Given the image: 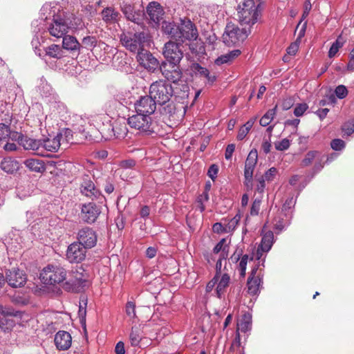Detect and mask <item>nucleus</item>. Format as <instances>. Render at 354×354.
<instances>
[{
    "label": "nucleus",
    "instance_id": "4d7b16f0",
    "mask_svg": "<svg viewBox=\"0 0 354 354\" xmlns=\"http://www.w3.org/2000/svg\"><path fill=\"white\" fill-rule=\"evenodd\" d=\"M308 108L306 103L298 104L294 109V115L297 117L302 116Z\"/></svg>",
    "mask_w": 354,
    "mask_h": 354
},
{
    "label": "nucleus",
    "instance_id": "de8ad7c7",
    "mask_svg": "<svg viewBox=\"0 0 354 354\" xmlns=\"http://www.w3.org/2000/svg\"><path fill=\"white\" fill-rule=\"evenodd\" d=\"M290 224L289 221H284L283 218L281 216H277L274 218L273 221L274 228L279 231V232H281L283 229H285Z\"/></svg>",
    "mask_w": 354,
    "mask_h": 354
},
{
    "label": "nucleus",
    "instance_id": "338daca9",
    "mask_svg": "<svg viewBox=\"0 0 354 354\" xmlns=\"http://www.w3.org/2000/svg\"><path fill=\"white\" fill-rule=\"evenodd\" d=\"M136 165V161L133 159L122 160L120 162V166L123 169H132Z\"/></svg>",
    "mask_w": 354,
    "mask_h": 354
},
{
    "label": "nucleus",
    "instance_id": "7c9ffc66",
    "mask_svg": "<svg viewBox=\"0 0 354 354\" xmlns=\"http://www.w3.org/2000/svg\"><path fill=\"white\" fill-rule=\"evenodd\" d=\"M241 255V251L238 252L237 250L236 252L232 256V259L237 261L238 260H240L237 268L239 272L240 276L241 277H245V270L247 267V263L248 260H252L253 257L249 258V256L248 254L242 255L240 258V256Z\"/></svg>",
    "mask_w": 354,
    "mask_h": 354
},
{
    "label": "nucleus",
    "instance_id": "b1692460",
    "mask_svg": "<svg viewBox=\"0 0 354 354\" xmlns=\"http://www.w3.org/2000/svg\"><path fill=\"white\" fill-rule=\"evenodd\" d=\"M61 137L62 134L58 133L56 136L53 137V138H46L41 139V146L40 150V155L45 156L43 153L44 151L50 152L57 151L61 145Z\"/></svg>",
    "mask_w": 354,
    "mask_h": 354
},
{
    "label": "nucleus",
    "instance_id": "8fccbe9b",
    "mask_svg": "<svg viewBox=\"0 0 354 354\" xmlns=\"http://www.w3.org/2000/svg\"><path fill=\"white\" fill-rule=\"evenodd\" d=\"M41 16V19L40 20H35L34 21H32V32L36 35V39H34L35 40H37V44L39 43L38 41V35L41 32V31L44 29V24L42 22V21H46L44 19V17Z\"/></svg>",
    "mask_w": 354,
    "mask_h": 354
},
{
    "label": "nucleus",
    "instance_id": "4be33fe9",
    "mask_svg": "<svg viewBox=\"0 0 354 354\" xmlns=\"http://www.w3.org/2000/svg\"><path fill=\"white\" fill-rule=\"evenodd\" d=\"M274 242V234L268 231L262 235V239L259 246L257 250L256 258L259 261H262L263 252H268L270 250Z\"/></svg>",
    "mask_w": 354,
    "mask_h": 354
},
{
    "label": "nucleus",
    "instance_id": "39448f33",
    "mask_svg": "<svg viewBox=\"0 0 354 354\" xmlns=\"http://www.w3.org/2000/svg\"><path fill=\"white\" fill-rule=\"evenodd\" d=\"M250 33V28L239 27L237 25L230 22L227 24L223 34V41L228 46L239 45L245 41Z\"/></svg>",
    "mask_w": 354,
    "mask_h": 354
},
{
    "label": "nucleus",
    "instance_id": "37998d69",
    "mask_svg": "<svg viewBox=\"0 0 354 354\" xmlns=\"http://www.w3.org/2000/svg\"><path fill=\"white\" fill-rule=\"evenodd\" d=\"M226 239H222L214 248L213 252L215 254H218L221 252L220 257H222L223 259H226L227 257L228 252V245L225 244Z\"/></svg>",
    "mask_w": 354,
    "mask_h": 354
},
{
    "label": "nucleus",
    "instance_id": "f257e3e1",
    "mask_svg": "<svg viewBox=\"0 0 354 354\" xmlns=\"http://www.w3.org/2000/svg\"><path fill=\"white\" fill-rule=\"evenodd\" d=\"M41 15L47 21L46 30L50 36L55 39H61L70 29L80 28L81 20L72 16L74 23L63 11H60L57 5L44 4L41 10Z\"/></svg>",
    "mask_w": 354,
    "mask_h": 354
},
{
    "label": "nucleus",
    "instance_id": "69168bd1",
    "mask_svg": "<svg viewBox=\"0 0 354 354\" xmlns=\"http://www.w3.org/2000/svg\"><path fill=\"white\" fill-rule=\"evenodd\" d=\"M277 173V170L275 167H271L269 169L263 176L264 177V179L268 181H271L273 180L274 176Z\"/></svg>",
    "mask_w": 354,
    "mask_h": 354
},
{
    "label": "nucleus",
    "instance_id": "9b49d317",
    "mask_svg": "<svg viewBox=\"0 0 354 354\" xmlns=\"http://www.w3.org/2000/svg\"><path fill=\"white\" fill-rule=\"evenodd\" d=\"M258 160V152L256 149H252L245 162L244 167V185L247 190H252L253 188V173Z\"/></svg>",
    "mask_w": 354,
    "mask_h": 354
},
{
    "label": "nucleus",
    "instance_id": "4c0bfd02",
    "mask_svg": "<svg viewBox=\"0 0 354 354\" xmlns=\"http://www.w3.org/2000/svg\"><path fill=\"white\" fill-rule=\"evenodd\" d=\"M118 127L109 125L107 129V134H106L107 138L114 137L115 138L120 139L126 136L127 129L125 127H124L123 129L120 128L119 131H118Z\"/></svg>",
    "mask_w": 354,
    "mask_h": 354
},
{
    "label": "nucleus",
    "instance_id": "a18cd8bd",
    "mask_svg": "<svg viewBox=\"0 0 354 354\" xmlns=\"http://www.w3.org/2000/svg\"><path fill=\"white\" fill-rule=\"evenodd\" d=\"M241 219L240 214H236L233 218L228 220L227 223L225 224V232L229 233L234 230Z\"/></svg>",
    "mask_w": 354,
    "mask_h": 354
},
{
    "label": "nucleus",
    "instance_id": "0e129e2a",
    "mask_svg": "<svg viewBox=\"0 0 354 354\" xmlns=\"http://www.w3.org/2000/svg\"><path fill=\"white\" fill-rule=\"evenodd\" d=\"M272 145H271V139L264 138L263 142L261 144V149L264 153H268L271 150Z\"/></svg>",
    "mask_w": 354,
    "mask_h": 354
},
{
    "label": "nucleus",
    "instance_id": "f704fd0d",
    "mask_svg": "<svg viewBox=\"0 0 354 354\" xmlns=\"http://www.w3.org/2000/svg\"><path fill=\"white\" fill-rule=\"evenodd\" d=\"M142 338V330L140 325L131 327L129 333V341L132 346H138Z\"/></svg>",
    "mask_w": 354,
    "mask_h": 354
},
{
    "label": "nucleus",
    "instance_id": "e433bc0d",
    "mask_svg": "<svg viewBox=\"0 0 354 354\" xmlns=\"http://www.w3.org/2000/svg\"><path fill=\"white\" fill-rule=\"evenodd\" d=\"M241 55V50L236 49L230 51L227 53L221 55L215 60V64L221 65L223 64L228 63Z\"/></svg>",
    "mask_w": 354,
    "mask_h": 354
},
{
    "label": "nucleus",
    "instance_id": "2f4dec72",
    "mask_svg": "<svg viewBox=\"0 0 354 354\" xmlns=\"http://www.w3.org/2000/svg\"><path fill=\"white\" fill-rule=\"evenodd\" d=\"M24 165L30 171L37 173H43L46 170L44 162L37 158H28L24 161Z\"/></svg>",
    "mask_w": 354,
    "mask_h": 354
},
{
    "label": "nucleus",
    "instance_id": "393cba45",
    "mask_svg": "<svg viewBox=\"0 0 354 354\" xmlns=\"http://www.w3.org/2000/svg\"><path fill=\"white\" fill-rule=\"evenodd\" d=\"M121 10L125 17L134 23L139 24L142 19V14L140 10H136L131 3L123 2L121 5Z\"/></svg>",
    "mask_w": 354,
    "mask_h": 354
},
{
    "label": "nucleus",
    "instance_id": "5fc2aeb1",
    "mask_svg": "<svg viewBox=\"0 0 354 354\" xmlns=\"http://www.w3.org/2000/svg\"><path fill=\"white\" fill-rule=\"evenodd\" d=\"M345 142L341 139L336 138L331 141L330 147L333 150L341 151L345 147Z\"/></svg>",
    "mask_w": 354,
    "mask_h": 354
},
{
    "label": "nucleus",
    "instance_id": "dca6fc26",
    "mask_svg": "<svg viewBox=\"0 0 354 354\" xmlns=\"http://www.w3.org/2000/svg\"><path fill=\"white\" fill-rule=\"evenodd\" d=\"M100 213V207L93 202H90L82 205L80 218L84 223L92 224L95 223Z\"/></svg>",
    "mask_w": 354,
    "mask_h": 354
},
{
    "label": "nucleus",
    "instance_id": "1a4fd4ad",
    "mask_svg": "<svg viewBox=\"0 0 354 354\" xmlns=\"http://www.w3.org/2000/svg\"><path fill=\"white\" fill-rule=\"evenodd\" d=\"M128 124L131 128L145 135H151L155 131V122L151 116L147 115L136 113L128 118Z\"/></svg>",
    "mask_w": 354,
    "mask_h": 354
},
{
    "label": "nucleus",
    "instance_id": "774afa93",
    "mask_svg": "<svg viewBox=\"0 0 354 354\" xmlns=\"http://www.w3.org/2000/svg\"><path fill=\"white\" fill-rule=\"evenodd\" d=\"M235 150V145L230 144L227 146L225 152V158L226 160H230L232 157V154Z\"/></svg>",
    "mask_w": 354,
    "mask_h": 354
},
{
    "label": "nucleus",
    "instance_id": "f03ea898",
    "mask_svg": "<svg viewBox=\"0 0 354 354\" xmlns=\"http://www.w3.org/2000/svg\"><path fill=\"white\" fill-rule=\"evenodd\" d=\"M164 34L179 43L196 40L198 32L196 25L188 18L180 19V22L176 24L172 22L164 21L162 25Z\"/></svg>",
    "mask_w": 354,
    "mask_h": 354
},
{
    "label": "nucleus",
    "instance_id": "2eb2a0df",
    "mask_svg": "<svg viewBox=\"0 0 354 354\" xmlns=\"http://www.w3.org/2000/svg\"><path fill=\"white\" fill-rule=\"evenodd\" d=\"M86 248L79 242H73L68 246L66 258L71 263H78L86 258Z\"/></svg>",
    "mask_w": 354,
    "mask_h": 354
},
{
    "label": "nucleus",
    "instance_id": "052dcab7",
    "mask_svg": "<svg viewBox=\"0 0 354 354\" xmlns=\"http://www.w3.org/2000/svg\"><path fill=\"white\" fill-rule=\"evenodd\" d=\"M12 326H13L12 322L10 321L8 317H6L5 316L0 317V328L2 330H8Z\"/></svg>",
    "mask_w": 354,
    "mask_h": 354
},
{
    "label": "nucleus",
    "instance_id": "20e7f679",
    "mask_svg": "<svg viewBox=\"0 0 354 354\" xmlns=\"http://www.w3.org/2000/svg\"><path fill=\"white\" fill-rule=\"evenodd\" d=\"M120 38L123 46L128 50L137 54L149 42V36L145 32H123Z\"/></svg>",
    "mask_w": 354,
    "mask_h": 354
},
{
    "label": "nucleus",
    "instance_id": "ea45409f",
    "mask_svg": "<svg viewBox=\"0 0 354 354\" xmlns=\"http://www.w3.org/2000/svg\"><path fill=\"white\" fill-rule=\"evenodd\" d=\"M89 127H91V124L87 118L80 117L75 124V129L82 133H88Z\"/></svg>",
    "mask_w": 354,
    "mask_h": 354
},
{
    "label": "nucleus",
    "instance_id": "a19ab883",
    "mask_svg": "<svg viewBox=\"0 0 354 354\" xmlns=\"http://www.w3.org/2000/svg\"><path fill=\"white\" fill-rule=\"evenodd\" d=\"M86 305L87 299L84 296H82L80 298L78 317L80 318V323L82 326H86Z\"/></svg>",
    "mask_w": 354,
    "mask_h": 354
},
{
    "label": "nucleus",
    "instance_id": "49530a36",
    "mask_svg": "<svg viewBox=\"0 0 354 354\" xmlns=\"http://www.w3.org/2000/svg\"><path fill=\"white\" fill-rule=\"evenodd\" d=\"M319 156L320 153L317 151H310L306 153L301 164L304 167H307L313 162V160L317 159Z\"/></svg>",
    "mask_w": 354,
    "mask_h": 354
},
{
    "label": "nucleus",
    "instance_id": "58836bf2",
    "mask_svg": "<svg viewBox=\"0 0 354 354\" xmlns=\"http://www.w3.org/2000/svg\"><path fill=\"white\" fill-rule=\"evenodd\" d=\"M252 326V317L249 313H245L242 317V319L238 323L237 330H241L243 333H246L251 329Z\"/></svg>",
    "mask_w": 354,
    "mask_h": 354
},
{
    "label": "nucleus",
    "instance_id": "f8f14e48",
    "mask_svg": "<svg viewBox=\"0 0 354 354\" xmlns=\"http://www.w3.org/2000/svg\"><path fill=\"white\" fill-rule=\"evenodd\" d=\"M160 70L162 76L174 84H177L183 77L182 69L178 63L162 62Z\"/></svg>",
    "mask_w": 354,
    "mask_h": 354
},
{
    "label": "nucleus",
    "instance_id": "a878e982",
    "mask_svg": "<svg viewBox=\"0 0 354 354\" xmlns=\"http://www.w3.org/2000/svg\"><path fill=\"white\" fill-rule=\"evenodd\" d=\"M71 336L69 333L64 330L57 332L55 336V344L59 350L65 351L71 345Z\"/></svg>",
    "mask_w": 354,
    "mask_h": 354
},
{
    "label": "nucleus",
    "instance_id": "e2e57ef3",
    "mask_svg": "<svg viewBox=\"0 0 354 354\" xmlns=\"http://www.w3.org/2000/svg\"><path fill=\"white\" fill-rule=\"evenodd\" d=\"M218 172V165L213 164L209 167L208 171H207V175L212 180H214L217 177Z\"/></svg>",
    "mask_w": 354,
    "mask_h": 354
},
{
    "label": "nucleus",
    "instance_id": "a211bd4d",
    "mask_svg": "<svg viewBox=\"0 0 354 354\" xmlns=\"http://www.w3.org/2000/svg\"><path fill=\"white\" fill-rule=\"evenodd\" d=\"M32 46L36 55L39 57L44 58L46 56L50 57L60 59L63 56V51L61 47L56 44H52L48 47L41 49L37 46V40L32 39Z\"/></svg>",
    "mask_w": 354,
    "mask_h": 354
},
{
    "label": "nucleus",
    "instance_id": "7ed1b4c3",
    "mask_svg": "<svg viewBox=\"0 0 354 354\" xmlns=\"http://www.w3.org/2000/svg\"><path fill=\"white\" fill-rule=\"evenodd\" d=\"M261 15V3L255 4L254 0H245L239 6L238 17L241 26L250 28L258 22Z\"/></svg>",
    "mask_w": 354,
    "mask_h": 354
},
{
    "label": "nucleus",
    "instance_id": "c9c22d12",
    "mask_svg": "<svg viewBox=\"0 0 354 354\" xmlns=\"http://www.w3.org/2000/svg\"><path fill=\"white\" fill-rule=\"evenodd\" d=\"M102 19L104 21L109 24H113L118 21L120 14L113 8L108 7L102 12Z\"/></svg>",
    "mask_w": 354,
    "mask_h": 354
},
{
    "label": "nucleus",
    "instance_id": "6e6d98bb",
    "mask_svg": "<svg viewBox=\"0 0 354 354\" xmlns=\"http://www.w3.org/2000/svg\"><path fill=\"white\" fill-rule=\"evenodd\" d=\"M261 203V197L257 198L252 203L251 209H250V214L252 216L258 215L260 209Z\"/></svg>",
    "mask_w": 354,
    "mask_h": 354
},
{
    "label": "nucleus",
    "instance_id": "79ce46f5",
    "mask_svg": "<svg viewBox=\"0 0 354 354\" xmlns=\"http://www.w3.org/2000/svg\"><path fill=\"white\" fill-rule=\"evenodd\" d=\"M277 105L274 108L269 109L260 119L259 123L262 127L268 126L273 120L277 113Z\"/></svg>",
    "mask_w": 354,
    "mask_h": 354
},
{
    "label": "nucleus",
    "instance_id": "4468645a",
    "mask_svg": "<svg viewBox=\"0 0 354 354\" xmlns=\"http://www.w3.org/2000/svg\"><path fill=\"white\" fill-rule=\"evenodd\" d=\"M76 242H79L86 249L93 248L97 243V234L95 231L89 227H84L80 229L77 233Z\"/></svg>",
    "mask_w": 354,
    "mask_h": 354
},
{
    "label": "nucleus",
    "instance_id": "5701e85b",
    "mask_svg": "<svg viewBox=\"0 0 354 354\" xmlns=\"http://www.w3.org/2000/svg\"><path fill=\"white\" fill-rule=\"evenodd\" d=\"M81 193L87 198L94 200L97 198L100 195L98 189L96 188L93 182L91 180L88 176H85L80 187Z\"/></svg>",
    "mask_w": 354,
    "mask_h": 354
},
{
    "label": "nucleus",
    "instance_id": "c85d7f7f",
    "mask_svg": "<svg viewBox=\"0 0 354 354\" xmlns=\"http://www.w3.org/2000/svg\"><path fill=\"white\" fill-rule=\"evenodd\" d=\"M50 109L52 110L51 114L53 116H63L67 112V107L66 105L59 100L58 95H53L52 100H49Z\"/></svg>",
    "mask_w": 354,
    "mask_h": 354
},
{
    "label": "nucleus",
    "instance_id": "603ef678",
    "mask_svg": "<svg viewBox=\"0 0 354 354\" xmlns=\"http://www.w3.org/2000/svg\"><path fill=\"white\" fill-rule=\"evenodd\" d=\"M290 142L288 138H283L281 141L274 142L275 149L277 151H281L287 150L290 147Z\"/></svg>",
    "mask_w": 354,
    "mask_h": 354
},
{
    "label": "nucleus",
    "instance_id": "c756f323",
    "mask_svg": "<svg viewBox=\"0 0 354 354\" xmlns=\"http://www.w3.org/2000/svg\"><path fill=\"white\" fill-rule=\"evenodd\" d=\"M230 283V277L228 273L225 272L221 275H219L215 290L216 295L218 298H221V297L225 294Z\"/></svg>",
    "mask_w": 354,
    "mask_h": 354
},
{
    "label": "nucleus",
    "instance_id": "3c124183",
    "mask_svg": "<svg viewBox=\"0 0 354 354\" xmlns=\"http://www.w3.org/2000/svg\"><path fill=\"white\" fill-rule=\"evenodd\" d=\"M192 70L196 74L200 75L201 77H207L209 71L204 67H202L199 64L194 63L192 66Z\"/></svg>",
    "mask_w": 354,
    "mask_h": 354
},
{
    "label": "nucleus",
    "instance_id": "f3484780",
    "mask_svg": "<svg viewBox=\"0 0 354 354\" xmlns=\"http://www.w3.org/2000/svg\"><path fill=\"white\" fill-rule=\"evenodd\" d=\"M156 102H154L152 97L145 95L140 97L134 104L136 112L151 116L154 113L156 109Z\"/></svg>",
    "mask_w": 354,
    "mask_h": 354
},
{
    "label": "nucleus",
    "instance_id": "6e6552de",
    "mask_svg": "<svg viewBox=\"0 0 354 354\" xmlns=\"http://www.w3.org/2000/svg\"><path fill=\"white\" fill-rule=\"evenodd\" d=\"M71 279L64 284V288L68 291L80 292L88 286V273L82 266L73 268L71 272Z\"/></svg>",
    "mask_w": 354,
    "mask_h": 354
},
{
    "label": "nucleus",
    "instance_id": "c03bdc74",
    "mask_svg": "<svg viewBox=\"0 0 354 354\" xmlns=\"http://www.w3.org/2000/svg\"><path fill=\"white\" fill-rule=\"evenodd\" d=\"M81 48H86L92 50L97 44V38L95 36H86L82 39Z\"/></svg>",
    "mask_w": 354,
    "mask_h": 354
},
{
    "label": "nucleus",
    "instance_id": "680f3d73",
    "mask_svg": "<svg viewBox=\"0 0 354 354\" xmlns=\"http://www.w3.org/2000/svg\"><path fill=\"white\" fill-rule=\"evenodd\" d=\"M342 132L344 136H351L354 132V123L350 122L344 123L342 126Z\"/></svg>",
    "mask_w": 354,
    "mask_h": 354
},
{
    "label": "nucleus",
    "instance_id": "412c9836",
    "mask_svg": "<svg viewBox=\"0 0 354 354\" xmlns=\"http://www.w3.org/2000/svg\"><path fill=\"white\" fill-rule=\"evenodd\" d=\"M136 58L140 64L149 71H154L158 66V59L145 48L139 51Z\"/></svg>",
    "mask_w": 354,
    "mask_h": 354
},
{
    "label": "nucleus",
    "instance_id": "bb28decb",
    "mask_svg": "<svg viewBox=\"0 0 354 354\" xmlns=\"http://www.w3.org/2000/svg\"><path fill=\"white\" fill-rule=\"evenodd\" d=\"M11 121V116L7 115L4 121L0 122V142L10 139L15 140L13 136L16 131H12L10 129Z\"/></svg>",
    "mask_w": 354,
    "mask_h": 354
},
{
    "label": "nucleus",
    "instance_id": "0eeeda50",
    "mask_svg": "<svg viewBox=\"0 0 354 354\" xmlns=\"http://www.w3.org/2000/svg\"><path fill=\"white\" fill-rule=\"evenodd\" d=\"M39 278L46 285H55L66 279V270L60 266L48 265L41 272Z\"/></svg>",
    "mask_w": 354,
    "mask_h": 354
},
{
    "label": "nucleus",
    "instance_id": "864d4df0",
    "mask_svg": "<svg viewBox=\"0 0 354 354\" xmlns=\"http://www.w3.org/2000/svg\"><path fill=\"white\" fill-rule=\"evenodd\" d=\"M335 94L339 99H344L348 95V90L344 85H339L335 89Z\"/></svg>",
    "mask_w": 354,
    "mask_h": 354
},
{
    "label": "nucleus",
    "instance_id": "6ab92c4d",
    "mask_svg": "<svg viewBox=\"0 0 354 354\" xmlns=\"http://www.w3.org/2000/svg\"><path fill=\"white\" fill-rule=\"evenodd\" d=\"M13 136V139L17 140L24 149L37 151V154L40 155L41 146V139L29 138L28 136L18 132H15Z\"/></svg>",
    "mask_w": 354,
    "mask_h": 354
},
{
    "label": "nucleus",
    "instance_id": "13d9d810",
    "mask_svg": "<svg viewBox=\"0 0 354 354\" xmlns=\"http://www.w3.org/2000/svg\"><path fill=\"white\" fill-rule=\"evenodd\" d=\"M9 140L6 141H2L0 142V145H2V148L8 152L15 151L17 149V146L15 142H9Z\"/></svg>",
    "mask_w": 354,
    "mask_h": 354
},
{
    "label": "nucleus",
    "instance_id": "9d476101",
    "mask_svg": "<svg viewBox=\"0 0 354 354\" xmlns=\"http://www.w3.org/2000/svg\"><path fill=\"white\" fill-rule=\"evenodd\" d=\"M265 258L266 257H263L261 262L258 261L257 264L252 268L248 279V292L251 295H257L260 292V288L263 283L262 269L264 268Z\"/></svg>",
    "mask_w": 354,
    "mask_h": 354
},
{
    "label": "nucleus",
    "instance_id": "473e14b6",
    "mask_svg": "<svg viewBox=\"0 0 354 354\" xmlns=\"http://www.w3.org/2000/svg\"><path fill=\"white\" fill-rule=\"evenodd\" d=\"M37 91L39 94L45 98H47L48 100H52L53 95H57L51 86L44 79L40 80L39 84L37 86Z\"/></svg>",
    "mask_w": 354,
    "mask_h": 354
},
{
    "label": "nucleus",
    "instance_id": "ddd939ff",
    "mask_svg": "<svg viewBox=\"0 0 354 354\" xmlns=\"http://www.w3.org/2000/svg\"><path fill=\"white\" fill-rule=\"evenodd\" d=\"M180 44L172 39L165 43L163 51L165 61L163 62L180 64L183 57V53L180 48Z\"/></svg>",
    "mask_w": 354,
    "mask_h": 354
},
{
    "label": "nucleus",
    "instance_id": "72a5a7b5",
    "mask_svg": "<svg viewBox=\"0 0 354 354\" xmlns=\"http://www.w3.org/2000/svg\"><path fill=\"white\" fill-rule=\"evenodd\" d=\"M1 168L6 173L13 174L19 169V163L12 158H5L1 162Z\"/></svg>",
    "mask_w": 354,
    "mask_h": 354
},
{
    "label": "nucleus",
    "instance_id": "aec40b11",
    "mask_svg": "<svg viewBox=\"0 0 354 354\" xmlns=\"http://www.w3.org/2000/svg\"><path fill=\"white\" fill-rule=\"evenodd\" d=\"M8 283L13 288H19L24 286L27 277L24 270L19 268L8 270L6 273Z\"/></svg>",
    "mask_w": 354,
    "mask_h": 354
},
{
    "label": "nucleus",
    "instance_id": "423d86ee",
    "mask_svg": "<svg viewBox=\"0 0 354 354\" xmlns=\"http://www.w3.org/2000/svg\"><path fill=\"white\" fill-rule=\"evenodd\" d=\"M174 93L171 84L164 80L153 82L149 87V95L156 104L164 105L169 102Z\"/></svg>",
    "mask_w": 354,
    "mask_h": 354
},
{
    "label": "nucleus",
    "instance_id": "cd10ccee",
    "mask_svg": "<svg viewBox=\"0 0 354 354\" xmlns=\"http://www.w3.org/2000/svg\"><path fill=\"white\" fill-rule=\"evenodd\" d=\"M62 38L63 39L62 47L64 49L70 51L73 55H79L81 44L75 37L65 35Z\"/></svg>",
    "mask_w": 354,
    "mask_h": 354
},
{
    "label": "nucleus",
    "instance_id": "bf43d9fd",
    "mask_svg": "<svg viewBox=\"0 0 354 354\" xmlns=\"http://www.w3.org/2000/svg\"><path fill=\"white\" fill-rule=\"evenodd\" d=\"M256 180L257 181V184L256 185V192L260 194H262L266 187L264 177H257V176H256Z\"/></svg>",
    "mask_w": 354,
    "mask_h": 354
},
{
    "label": "nucleus",
    "instance_id": "09e8293b",
    "mask_svg": "<svg viewBox=\"0 0 354 354\" xmlns=\"http://www.w3.org/2000/svg\"><path fill=\"white\" fill-rule=\"evenodd\" d=\"M125 313L126 315L130 318V319L133 320V322H134V319L137 318L136 312V304L134 302H127L125 306Z\"/></svg>",
    "mask_w": 354,
    "mask_h": 354
}]
</instances>
